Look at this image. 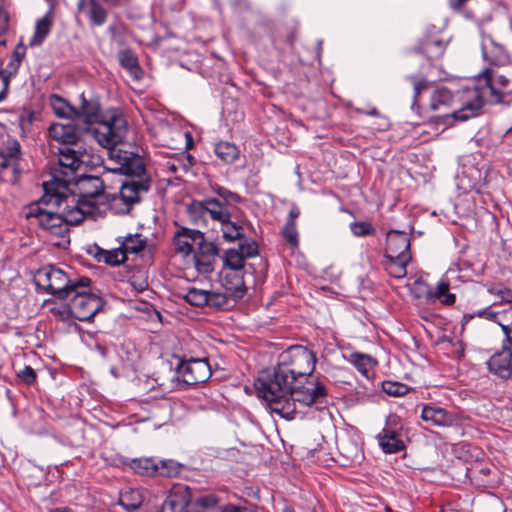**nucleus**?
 <instances>
[{
  "label": "nucleus",
  "mask_w": 512,
  "mask_h": 512,
  "mask_svg": "<svg viewBox=\"0 0 512 512\" xmlns=\"http://www.w3.org/2000/svg\"><path fill=\"white\" fill-rule=\"evenodd\" d=\"M316 356L302 345H292L278 356L272 374L258 378L257 394L271 412L292 420L302 413L299 408L311 406L327 396L325 384L312 376Z\"/></svg>",
  "instance_id": "nucleus-1"
},
{
  "label": "nucleus",
  "mask_w": 512,
  "mask_h": 512,
  "mask_svg": "<svg viewBox=\"0 0 512 512\" xmlns=\"http://www.w3.org/2000/svg\"><path fill=\"white\" fill-rule=\"evenodd\" d=\"M43 188V196L28 206L27 218H35L43 230L61 239L54 245L65 247L70 243L68 226L81 223L85 219L86 210L81 204H69L65 192L52 185L45 182Z\"/></svg>",
  "instance_id": "nucleus-2"
},
{
  "label": "nucleus",
  "mask_w": 512,
  "mask_h": 512,
  "mask_svg": "<svg viewBox=\"0 0 512 512\" xmlns=\"http://www.w3.org/2000/svg\"><path fill=\"white\" fill-rule=\"evenodd\" d=\"M119 145L103 147L108 149L110 159L118 165L114 170L129 177L121 185L119 196H115L112 202L117 213L126 214L134 204L140 202L141 195L149 190L151 180L146 173L143 159L135 152L123 150Z\"/></svg>",
  "instance_id": "nucleus-3"
},
{
  "label": "nucleus",
  "mask_w": 512,
  "mask_h": 512,
  "mask_svg": "<svg viewBox=\"0 0 512 512\" xmlns=\"http://www.w3.org/2000/svg\"><path fill=\"white\" fill-rule=\"evenodd\" d=\"M81 105L77 118H83L84 123L93 125L91 131L94 138L101 146L122 144L127 133L128 123L124 115L112 109L102 113L97 99H87L81 94Z\"/></svg>",
  "instance_id": "nucleus-4"
},
{
  "label": "nucleus",
  "mask_w": 512,
  "mask_h": 512,
  "mask_svg": "<svg viewBox=\"0 0 512 512\" xmlns=\"http://www.w3.org/2000/svg\"><path fill=\"white\" fill-rule=\"evenodd\" d=\"M34 282L38 288L55 298L67 300L77 287L83 286V283H91V280L88 277L70 279L63 270L47 265L36 272Z\"/></svg>",
  "instance_id": "nucleus-5"
},
{
  "label": "nucleus",
  "mask_w": 512,
  "mask_h": 512,
  "mask_svg": "<svg viewBox=\"0 0 512 512\" xmlns=\"http://www.w3.org/2000/svg\"><path fill=\"white\" fill-rule=\"evenodd\" d=\"M91 283H83V286L77 287L72 295L67 299V310L70 315L79 321H90L102 309L103 301L101 297L89 292Z\"/></svg>",
  "instance_id": "nucleus-6"
},
{
  "label": "nucleus",
  "mask_w": 512,
  "mask_h": 512,
  "mask_svg": "<svg viewBox=\"0 0 512 512\" xmlns=\"http://www.w3.org/2000/svg\"><path fill=\"white\" fill-rule=\"evenodd\" d=\"M58 168L53 170L54 180L47 185L65 192L68 190L69 184L75 179L74 173L81 166L82 152L75 150L72 146H63L58 149Z\"/></svg>",
  "instance_id": "nucleus-7"
},
{
  "label": "nucleus",
  "mask_w": 512,
  "mask_h": 512,
  "mask_svg": "<svg viewBox=\"0 0 512 512\" xmlns=\"http://www.w3.org/2000/svg\"><path fill=\"white\" fill-rule=\"evenodd\" d=\"M104 191V182L99 176L84 175L75 181V190L69 198V204L80 205L85 209V216L92 214L96 203L93 201L101 196Z\"/></svg>",
  "instance_id": "nucleus-8"
},
{
  "label": "nucleus",
  "mask_w": 512,
  "mask_h": 512,
  "mask_svg": "<svg viewBox=\"0 0 512 512\" xmlns=\"http://www.w3.org/2000/svg\"><path fill=\"white\" fill-rule=\"evenodd\" d=\"M376 439L385 454H395L406 449L404 424L400 416L391 413L386 417L385 425Z\"/></svg>",
  "instance_id": "nucleus-9"
},
{
  "label": "nucleus",
  "mask_w": 512,
  "mask_h": 512,
  "mask_svg": "<svg viewBox=\"0 0 512 512\" xmlns=\"http://www.w3.org/2000/svg\"><path fill=\"white\" fill-rule=\"evenodd\" d=\"M176 374L186 385H196L206 382L212 375L211 367L206 358L180 359Z\"/></svg>",
  "instance_id": "nucleus-10"
},
{
  "label": "nucleus",
  "mask_w": 512,
  "mask_h": 512,
  "mask_svg": "<svg viewBox=\"0 0 512 512\" xmlns=\"http://www.w3.org/2000/svg\"><path fill=\"white\" fill-rule=\"evenodd\" d=\"M190 211L199 215H209L216 222L228 220L232 216L233 210L227 205L219 202L215 197H206L203 200H194L190 206Z\"/></svg>",
  "instance_id": "nucleus-11"
},
{
  "label": "nucleus",
  "mask_w": 512,
  "mask_h": 512,
  "mask_svg": "<svg viewBox=\"0 0 512 512\" xmlns=\"http://www.w3.org/2000/svg\"><path fill=\"white\" fill-rule=\"evenodd\" d=\"M219 257V248L215 243L207 242L205 239L197 247L193 255L194 267L199 274L208 275L215 270Z\"/></svg>",
  "instance_id": "nucleus-12"
},
{
  "label": "nucleus",
  "mask_w": 512,
  "mask_h": 512,
  "mask_svg": "<svg viewBox=\"0 0 512 512\" xmlns=\"http://www.w3.org/2000/svg\"><path fill=\"white\" fill-rule=\"evenodd\" d=\"M473 92L474 96L472 102H468L463 107L452 113L434 117V122L450 126L455 121H466L472 117H477L480 114V90L477 86H474Z\"/></svg>",
  "instance_id": "nucleus-13"
},
{
  "label": "nucleus",
  "mask_w": 512,
  "mask_h": 512,
  "mask_svg": "<svg viewBox=\"0 0 512 512\" xmlns=\"http://www.w3.org/2000/svg\"><path fill=\"white\" fill-rule=\"evenodd\" d=\"M21 145L14 138H8L0 144V171L11 169L14 178L20 173Z\"/></svg>",
  "instance_id": "nucleus-14"
},
{
  "label": "nucleus",
  "mask_w": 512,
  "mask_h": 512,
  "mask_svg": "<svg viewBox=\"0 0 512 512\" xmlns=\"http://www.w3.org/2000/svg\"><path fill=\"white\" fill-rule=\"evenodd\" d=\"M204 233L186 227H179L173 236V245L177 253L188 256L193 251V245L204 241Z\"/></svg>",
  "instance_id": "nucleus-15"
},
{
  "label": "nucleus",
  "mask_w": 512,
  "mask_h": 512,
  "mask_svg": "<svg viewBox=\"0 0 512 512\" xmlns=\"http://www.w3.org/2000/svg\"><path fill=\"white\" fill-rule=\"evenodd\" d=\"M82 130L71 120L67 123H53L49 127V136L63 146L76 145L81 138Z\"/></svg>",
  "instance_id": "nucleus-16"
},
{
  "label": "nucleus",
  "mask_w": 512,
  "mask_h": 512,
  "mask_svg": "<svg viewBox=\"0 0 512 512\" xmlns=\"http://www.w3.org/2000/svg\"><path fill=\"white\" fill-rule=\"evenodd\" d=\"M486 364L492 374L502 379L512 377V357L506 349V343H503L502 349L495 352Z\"/></svg>",
  "instance_id": "nucleus-17"
},
{
  "label": "nucleus",
  "mask_w": 512,
  "mask_h": 512,
  "mask_svg": "<svg viewBox=\"0 0 512 512\" xmlns=\"http://www.w3.org/2000/svg\"><path fill=\"white\" fill-rule=\"evenodd\" d=\"M421 419L431 427H450L455 422L453 414L434 405L423 406Z\"/></svg>",
  "instance_id": "nucleus-18"
},
{
  "label": "nucleus",
  "mask_w": 512,
  "mask_h": 512,
  "mask_svg": "<svg viewBox=\"0 0 512 512\" xmlns=\"http://www.w3.org/2000/svg\"><path fill=\"white\" fill-rule=\"evenodd\" d=\"M189 506L187 487H175L165 498L159 512H185Z\"/></svg>",
  "instance_id": "nucleus-19"
},
{
  "label": "nucleus",
  "mask_w": 512,
  "mask_h": 512,
  "mask_svg": "<svg viewBox=\"0 0 512 512\" xmlns=\"http://www.w3.org/2000/svg\"><path fill=\"white\" fill-rule=\"evenodd\" d=\"M410 253V238L405 232L391 231L387 236V257H399Z\"/></svg>",
  "instance_id": "nucleus-20"
},
{
  "label": "nucleus",
  "mask_w": 512,
  "mask_h": 512,
  "mask_svg": "<svg viewBox=\"0 0 512 512\" xmlns=\"http://www.w3.org/2000/svg\"><path fill=\"white\" fill-rule=\"evenodd\" d=\"M86 0H79L77 7L79 11H85L91 26H102L106 23L108 18V11L98 0H88L85 7Z\"/></svg>",
  "instance_id": "nucleus-21"
},
{
  "label": "nucleus",
  "mask_w": 512,
  "mask_h": 512,
  "mask_svg": "<svg viewBox=\"0 0 512 512\" xmlns=\"http://www.w3.org/2000/svg\"><path fill=\"white\" fill-rule=\"evenodd\" d=\"M222 286L234 302L246 294L243 275L239 272H226L222 278Z\"/></svg>",
  "instance_id": "nucleus-22"
},
{
  "label": "nucleus",
  "mask_w": 512,
  "mask_h": 512,
  "mask_svg": "<svg viewBox=\"0 0 512 512\" xmlns=\"http://www.w3.org/2000/svg\"><path fill=\"white\" fill-rule=\"evenodd\" d=\"M491 68H485L482 70V106L484 104H498L502 103L503 91L500 87L493 83L491 79Z\"/></svg>",
  "instance_id": "nucleus-23"
},
{
  "label": "nucleus",
  "mask_w": 512,
  "mask_h": 512,
  "mask_svg": "<svg viewBox=\"0 0 512 512\" xmlns=\"http://www.w3.org/2000/svg\"><path fill=\"white\" fill-rule=\"evenodd\" d=\"M482 57L493 65L506 61V53L502 45L496 43L491 36L482 33Z\"/></svg>",
  "instance_id": "nucleus-24"
},
{
  "label": "nucleus",
  "mask_w": 512,
  "mask_h": 512,
  "mask_svg": "<svg viewBox=\"0 0 512 512\" xmlns=\"http://www.w3.org/2000/svg\"><path fill=\"white\" fill-rule=\"evenodd\" d=\"M384 266L388 274L394 278L401 279L407 275V264L411 260V253L399 257H387L384 255Z\"/></svg>",
  "instance_id": "nucleus-25"
},
{
  "label": "nucleus",
  "mask_w": 512,
  "mask_h": 512,
  "mask_svg": "<svg viewBox=\"0 0 512 512\" xmlns=\"http://www.w3.org/2000/svg\"><path fill=\"white\" fill-rule=\"evenodd\" d=\"M118 59L122 68L135 79L142 77L143 71L140 67L139 60L132 50L126 49L118 53Z\"/></svg>",
  "instance_id": "nucleus-26"
},
{
  "label": "nucleus",
  "mask_w": 512,
  "mask_h": 512,
  "mask_svg": "<svg viewBox=\"0 0 512 512\" xmlns=\"http://www.w3.org/2000/svg\"><path fill=\"white\" fill-rule=\"evenodd\" d=\"M117 241L120 243V246L126 256L128 253L138 254L147 246V238L140 233L128 234L125 237H118Z\"/></svg>",
  "instance_id": "nucleus-27"
},
{
  "label": "nucleus",
  "mask_w": 512,
  "mask_h": 512,
  "mask_svg": "<svg viewBox=\"0 0 512 512\" xmlns=\"http://www.w3.org/2000/svg\"><path fill=\"white\" fill-rule=\"evenodd\" d=\"M127 464L136 474L141 476H156L157 460L153 457L131 459Z\"/></svg>",
  "instance_id": "nucleus-28"
},
{
  "label": "nucleus",
  "mask_w": 512,
  "mask_h": 512,
  "mask_svg": "<svg viewBox=\"0 0 512 512\" xmlns=\"http://www.w3.org/2000/svg\"><path fill=\"white\" fill-rule=\"evenodd\" d=\"M220 225L222 237L225 241L234 242L236 240H242L244 227L241 221L237 219L233 220V215L228 217V220L222 221Z\"/></svg>",
  "instance_id": "nucleus-29"
},
{
  "label": "nucleus",
  "mask_w": 512,
  "mask_h": 512,
  "mask_svg": "<svg viewBox=\"0 0 512 512\" xmlns=\"http://www.w3.org/2000/svg\"><path fill=\"white\" fill-rule=\"evenodd\" d=\"M49 102L54 113L59 117L73 120L76 119V117L79 115L78 109L71 106L64 98L59 95H51Z\"/></svg>",
  "instance_id": "nucleus-30"
},
{
  "label": "nucleus",
  "mask_w": 512,
  "mask_h": 512,
  "mask_svg": "<svg viewBox=\"0 0 512 512\" xmlns=\"http://www.w3.org/2000/svg\"><path fill=\"white\" fill-rule=\"evenodd\" d=\"M95 258L98 262H103L110 266H119L127 260V256L121 246L111 250L98 248Z\"/></svg>",
  "instance_id": "nucleus-31"
},
{
  "label": "nucleus",
  "mask_w": 512,
  "mask_h": 512,
  "mask_svg": "<svg viewBox=\"0 0 512 512\" xmlns=\"http://www.w3.org/2000/svg\"><path fill=\"white\" fill-rule=\"evenodd\" d=\"M51 27L52 18L50 16V13L46 14L41 19L37 20L34 35L29 42V46L34 47L41 45L50 33Z\"/></svg>",
  "instance_id": "nucleus-32"
},
{
  "label": "nucleus",
  "mask_w": 512,
  "mask_h": 512,
  "mask_svg": "<svg viewBox=\"0 0 512 512\" xmlns=\"http://www.w3.org/2000/svg\"><path fill=\"white\" fill-rule=\"evenodd\" d=\"M214 152L219 159L227 164L235 162L239 158L238 147L230 142H219L215 145Z\"/></svg>",
  "instance_id": "nucleus-33"
},
{
  "label": "nucleus",
  "mask_w": 512,
  "mask_h": 512,
  "mask_svg": "<svg viewBox=\"0 0 512 512\" xmlns=\"http://www.w3.org/2000/svg\"><path fill=\"white\" fill-rule=\"evenodd\" d=\"M350 362L367 378L369 377V373L377 364L371 356L359 352H355L350 355Z\"/></svg>",
  "instance_id": "nucleus-34"
},
{
  "label": "nucleus",
  "mask_w": 512,
  "mask_h": 512,
  "mask_svg": "<svg viewBox=\"0 0 512 512\" xmlns=\"http://www.w3.org/2000/svg\"><path fill=\"white\" fill-rule=\"evenodd\" d=\"M449 284L447 282H439L434 290H428L426 297L429 301L439 299L445 305H452L455 303L456 297L454 294L449 293Z\"/></svg>",
  "instance_id": "nucleus-35"
},
{
  "label": "nucleus",
  "mask_w": 512,
  "mask_h": 512,
  "mask_svg": "<svg viewBox=\"0 0 512 512\" xmlns=\"http://www.w3.org/2000/svg\"><path fill=\"white\" fill-rule=\"evenodd\" d=\"M142 495L139 490L129 489L120 493L119 503L128 512L136 511L142 504Z\"/></svg>",
  "instance_id": "nucleus-36"
},
{
  "label": "nucleus",
  "mask_w": 512,
  "mask_h": 512,
  "mask_svg": "<svg viewBox=\"0 0 512 512\" xmlns=\"http://www.w3.org/2000/svg\"><path fill=\"white\" fill-rule=\"evenodd\" d=\"M446 44L441 40L428 39L421 45V50L428 60H437L444 54Z\"/></svg>",
  "instance_id": "nucleus-37"
},
{
  "label": "nucleus",
  "mask_w": 512,
  "mask_h": 512,
  "mask_svg": "<svg viewBox=\"0 0 512 512\" xmlns=\"http://www.w3.org/2000/svg\"><path fill=\"white\" fill-rule=\"evenodd\" d=\"M209 291L191 287L187 290L183 299L192 306L205 307L208 306Z\"/></svg>",
  "instance_id": "nucleus-38"
},
{
  "label": "nucleus",
  "mask_w": 512,
  "mask_h": 512,
  "mask_svg": "<svg viewBox=\"0 0 512 512\" xmlns=\"http://www.w3.org/2000/svg\"><path fill=\"white\" fill-rule=\"evenodd\" d=\"M245 258L237 249H228L223 256L224 266L233 272L241 273Z\"/></svg>",
  "instance_id": "nucleus-39"
},
{
  "label": "nucleus",
  "mask_w": 512,
  "mask_h": 512,
  "mask_svg": "<svg viewBox=\"0 0 512 512\" xmlns=\"http://www.w3.org/2000/svg\"><path fill=\"white\" fill-rule=\"evenodd\" d=\"M182 465L174 460H159L157 461L156 476L162 477H176L180 474Z\"/></svg>",
  "instance_id": "nucleus-40"
},
{
  "label": "nucleus",
  "mask_w": 512,
  "mask_h": 512,
  "mask_svg": "<svg viewBox=\"0 0 512 512\" xmlns=\"http://www.w3.org/2000/svg\"><path fill=\"white\" fill-rule=\"evenodd\" d=\"M452 101V93L449 89L437 88L431 96L430 108L438 110L441 106H447Z\"/></svg>",
  "instance_id": "nucleus-41"
},
{
  "label": "nucleus",
  "mask_w": 512,
  "mask_h": 512,
  "mask_svg": "<svg viewBox=\"0 0 512 512\" xmlns=\"http://www.w3.org/2000/svg\"><path fill=\"white\" fill-rule=\"evenodd\" d=\"M230 298L231 296L226 291L224 293L209 291L208 307L216 310H225L229 307Z\"/></svg>",
  "instance_id": "nucleus-42"
},
{
  "label": "nucleus",
  "mask_w": 512,
  "mask_h": 512,
  "mask_svg": "<svg viewBox=\"0 0 512 512\" xmlns=\"http://www.w3.org/2000/svg\"><path fill=\"white\" fill-rule=\"evenodd\" d=\"M282 236L285 239L286 243L291 246V248H298L299 234L296 227V223L286 222L282 229Z\"/></svg>",
  "instance_id": "nucleus-43"
},
{
  "label": "nucleus",
  "mask_w": 512,
  "mask_h": 512,
  "mask_svg": "<svg viewBox=\"0 0 512 512\" xmlns=\"http://www.w3.org/2000/svg\"><path fill=\"white\" fill-rule=\"evenodd\" d=\"M496 324L501 328L504 338L507 334H512V307L499 311Z\"/></svg>",
  "instance_id": "nucleus-44"
},
{
  "label": "nucleus",
  "mask_w": 512,
  "mask_h": 512,
  "mask_svg": "<svg viewBox=\"0 0 512 512\" xmlns=\"http://www.w3.org/2000/svg\"><path fill=\"white\" fill-rule=\"evenodd\" d=\"M382 389L386 394L394 397L403 396L409 391L408 386L405 384L392 381H384L382 383Z\"/></svg>",
  "instance_id": "nucleus-45"
},
{
  "label": "nucleus",
  "mask_w": 512,
  "mask_h": 512,
  "mask_svg": "<svg viewBox=\"0 0 512 512\" xmlns=\"http://www.w3.org/2000/svg\"><path fill=\"white\" fill-rule=\"evenodd\" d=\"M239 241V249L237 250L242 254V256L245 259L253 257L258 254V246L254 240L243 236L242 240Z\"/></svg>",
  "instance_id": "nucleus-46"
},
{
  "label": "nucleus",
  "mask_w": 512,
  "mask_h": 512,
  "mask_svg": "<svg viewBox=\"0 0 512 512\" xmlns=\"http://www.w3.org/2000/svg\"><path fill=\"white\" fill-rule=\"evenodd\" d=\"M350 229L353 235L357 237L374 235L376 232L375 228L369 222H352Z\"/></svg>",
  "instance_id": "nucleus-47"
},
{
  "label": "nucleus",
  "mask_w": 512,
  "mask_h": 512,
  "mask_svg": "<svg viewBox=\"0 0 512 512\" xmlns=\"http://www.w3.org/2000/svg\"><path fill=\"white\" fill-rule=\"evenodd\" d=\"M459 271L462 273L461 277L470 281H476L475 277H477L478 274L474 268V263L471 260L461 259L459 263Z\"/></svg>",
  "instance_id": "nucleus-48"
},
{
  "label": "nucleus",
  "mask_w": 512,
  "mask_h": 512,
  "mask_svg": "<svg viewBox=\"0 0 512 512\" xmlns=\"http://www.w3.org/2000/svg\"><path fill=\"white\" fill-rule=\"evenodd\" d=\"M17 379L25 385H32L37 380V374L35 370L27 365L23 369L19 370L16 374Z\"/></svg>",
  "instance_id": "nucleus-49"
},
{
  "label": "nucleus",
  "mask_w": 512,
  "mask_h": 512,
  "mask_svg": "<svg viewBox=\"0 0 512 512\" xmlns=\"http://www.w3.org/2000/svg\"><path fill=\"white\" fill-rule=\"evenodd\" d=\"M219 202L227 205L232 210L234 209V205L237 203H240L242 201V198L240 195H238L235 192H232L228 189L225 190V192L222 194L221 198H216Z\"/></svg>",
  "instance_id": "nucleus-50"
},
{
  "label": "nucleus",
  "mask_w": 512,
  "mask_h": 512,
  "mask_svg": "<svg viewBox=\"0 0 512 512\" xmlns=\"http://www.w3.org/2000/svg\"><path fill=\"white\" fill-rule=\"evenodd\" d=\"M485 512H490V510L495 509V512H504L503 502L494 497L491 493L486 494V499L484 501Z\"/></svg>",
  "instance_id": "nucleus-51"
},
{
  "label": "nucleus",
  "mask_w": 512,
  "mask_h": 512,
  "mask_svg": "<svg viewBox=\"0 0 512 512\" xmlns=\"http://www.w3.org/2000/svg\"><path fill=\"white\" fill-rule=\"evenodd\" d=\"M218 503V498L214 494H206L195 499V505L201 508H212Z\"/></svg>",
  "instance_id": "nucleus-52"
},
{
  "label": "nucleus",
  "mask_w": 512,
  "mask_h": 512,
  "mask_svg": "<svg viewBox=\"0 0 512 512\" xmlns=\"http://www.w3.org/2000/svg\"><path fill=\"white\" fill-rule=\"evenodd\" d=\"M412 84H413V88H414V98L415 100L417 99V97L420 95V93L427 89V80L424 79V78H421V79H418L416 76H410L408 78Z\"/></svg>",
  "instance_id": "nucleus-53"
},
{
  "label": "nucleus",
  "mask_w": 512,
  "mask_h": 512,
  "mask_svg": "<svg viewBox=\"0 0 512 512\" xmlns=\"http://www.w3.org/2000/svg\"><path fill=\"white\" fill-rule=\"evenodd\" d=\"M21 63L11 59L8 63L5 70L0 72V75L2 77H6L8 79V82L10 81L11 76L15 75L20 67Z\"/></svg>",
  "instance_id": "nucleus-54"
},
{
  "label": "nucleus",
  "mask_w": 512,
  "mask_h": 512,
  "mask_svg": "<svg viewBox=\"0 0 512 512\" xmlns=\"http://www.w3.org/2000/svg\"><path fill=\"white\" fill-rule=\"evenodd\" d=\"M496 307L489 306L485 309H482V319H485L491 323H497L498 315L500 310H496Z\"/></svg>",
  "instance_id": "nucleus-55"
},
{
  "label": "nucleus",
  "mask_w": 512,
  "mask_h": 512,
  "mask_svg": "<svg viewBox=\"0 0 512 512\" xmlns=\"http://www.w3.org/2000/svg\"><path fill=\"white\" fill-rule=\"evenodd\" d=\"M488 291L491 294L498 295L501 301L512 303V291L510 289L491 288Z\"/></svg>",
  "instance_id": "nucleus-56"
},
{
  "label": "nucleus",
  "mask_w": 512,
  "mask_h": 512,
  "mask_svg": "<svg viewBox=\"0 0 512 512\" xmlns=\"http://www.w3.org/2000/svg\"><path fill=\"white\" fill-rule=\"evenodd\" d=\"M491 79L493 80V83L496 84L501 89L506 88L509 84V79L504 76L500 75L495 71L494 69H491Z\"/></svg>",
  "instance_id": "nucleus-57"
},
{
  "label": "nucleus",
  "mask_w": 512,
  "mask_h": 512,
  "mask_svg": "<svg viewBox=\"0 0 512 512\" xmlns=\"http://www.w3.org/2000/svg\"><path fill=\"white\" fill-rule=\"evenodd\" d=\"M221 512H255V511L252 508H249L247 506L227 504L221 508Z\"/></svg>",
  "instance_id": "nucleus-58"
},
{
  "label": "nucleus",
  "mask_w": 512,
  "mask_h": 512,
  "mask_svg": "<svg viewBox=\"0 0 512 512\" xmlns=\"http://www.w3.org/2000/svg\"><path fill=\"white\" fill-rule=\"evenodd\" d=\"M25 53H26V46L23 44L22 41H20L19 44L14 49L11 59L21 63L23 58L25 57Z\"/></svg>",
  "instance_id": "nucleus-59"
},
{
  "label": "nucleus",
  "mask_w": 512,
  "mask_h": 512,
  "mask_svg": "<svg viewBox=\"0 0 512 512\" xmlns=\"http://www.w3.org/2000/svg\"><path fill=\"white\" fill-rule=\"evenodd\" d=\"M8 92V79L0 75V102L3 101Z\"/></svg>",
  "instance_id": "nucleus-60"
},
{
  "label": "nucleus",
  "mask_w": 512,
  "mask_h": 512,
  "mask_svg": "<svg viewBox=\"0 0 512 512\" xmlns=\"http://www.w3.org/2000/svg\"><path fill=\"white\" fill-rule=\"evenodd\" d=\"M300 215V210L296 205H292L289 214H288V220L287 222L296 223V219Z\"/></svg>",
  "instance_id": "nucleus-61"
},
{
  "label": "nucleus",
  "mask_w": 512,
  "mask_h": 512,
  "mask_svg": "<svg viewBox=\"0 0 512 512\" xmlns=\"http://www.w3.org/2000/svg\"><path fill=\"white\" fill-rule=\"evenodd\" d=\"M501 4V0H482V8L487 6V8L491 11L497 9Z\"/></svg>",
  "instance_id": "nucleus-62"
},
{
  "label": "nucleus",
  "mask_w": 512,
  "mask_h": 512,
  "mask_svg": "<svg viewBox=\"0 0 512 512\" xmlns=\"http://www.w3.org/2000/svg\"><path fill=\"white\" fill-rule=\"evenodd\" d=\"M468 0H449L450 7L454 10L460 9Z\"/></svg>",
  "instance_id": "nucleus-63"
},
{
  "label": "nucleus",
  "mask_w": 512,
  "mask_h": 512,
  "mask_svg": "<svg viewBox=\"0 0 512 512\" xmlns=\"http://www.w3.org/2000/svg\"><path fill=\"white\" fill-rule=\"evenodd\" d=\"M503 343H506V349L508 353L511 354L512 357V333L507 334V336L503 339Z\"/></svg>",
  "instance_id": "nucleus-64"
}]
</instances>
